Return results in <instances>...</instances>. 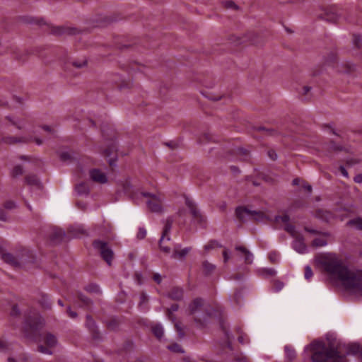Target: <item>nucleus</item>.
I'll use <instances>...</instances> for the list:
<instances>
[{"label": "nucleus", "instance_id": "obj_34", "mask_svg": "<svg viewBox=\"0 0 362 362\" xmlns=\"http://www.w3.org/2000/svg\"><path fill=\"white\" fill-rule=\"evenodd\" d=\"M203 269L205 274H211L216 268L215 265L209 263L207 261H204L202 264Z\"/></svg>", "mask_w": 362, "mask_h": 362}, {"label": "nucleus", "instance_id": "obj_58", "mask_svg": "<svg viewBox=\"0 0 362 362\" xmlns=\"http://www.w3.org/2000/svg\"><path fill=\"white\" fill-rule=\"evenodd\" d=\"M67 313L71 318H76L77 317V313L72 311L70 307H68L67 308Z\"/></svg>", "mask_w": 362, "mask_h": 362}, {"label": "nucleus", "instance_id": "obj_26", "mask_svg": "<svg viewBox=\"0 0 362 362\" xmlns=\"http://www.w3.org/2000/svg\"><path fill=\"white\" fill-rule=\"evenodd\" d=\"M25 182L28 185L31 187H35L37 189H41L42 187L41 183L36 175H31L26 176Z\"/></svg>", "mask_w": 362, "mask_h": 362}, {"label": "nucleus", "instance_id": "obj_12", "mask_svg": "<svg viewBox=\"0 0 362 362\" xmlns=\"http://www.w3.org/2000/svg\"><path fill=\"white\" fill-rule=\"evenodd\" d=\"M185 204L188 207L192 214L193 218L197 223L204 225L206 222L205 217L201 214L197 209L196 204L191 199L185 198Z\"/></svg>", "mask_w": 362, "mask_h": 362}, {"label": "nucleus", "instance_id": "obj_29", "mask_svg": "<svg viewBox=\"0 0 362 362\" xmlns=\"http://www.w3.org/2000/svg\"><path fill=\"white\" fill-rule=\"evenodd\" d=\"M267 219V216L260 211H252L250 220L263 222Z\"/></svg>", "mask_w": 362, "mask_h": 362}, {"label": "nucleus", "instance_id": "obj_49", "mask_svg": "<svg viewBox=\"0 0 362 362\" xmlns=\"http://www.w3.org/2000/svg\"><path fill=\"white\" fill-rule=\"evenodd\" d=\"M19 315H20V310L16 305H14L12 307L11 311V315H12L13 317H16V316H18Z\"/></svg>", "mask_w": 362, "mask_h": 362}, {"label": "nucleus", "instance_id": "obj_13", "mask_svg": "<svg viewBox=\"0 0 362 362\" xmlns=\"http://www.w3.org/2000/svg\"><path fill=\"white\" fill-rule=\"evenodd\" d=\"M44 342L47 344V347L44 346L43 345H39L37 349L38 351L42 354H52V351L50 350V348H52L56 346L57 343V338L54 335L47 333L44 337Z\"/></svg>", "mask_w": 362, "mask_h": 362}, {"label": "nucleus", "instance_id": "obj_37", "mask_svg": "<svg viewBox=\"0 0 362 362\" xmlns=\"http://www.w3.org/2000/svg\"><path fill=\"white\" fill-rule=\"evenodd\" d=\"M86 291L90 293H100V287L94 284H90L86 286Z\"/></svg>", "mask_w": 362, "mask_h": 362}, {"label": "nucleus", "instance_id": "obj_41", "mask_svg": "<svg viewBox=\"0 0 362 362\" xmlns=\"http://www.w3.org/2000/svg\"><path fill=\"white\" fill-rule=\"evenodd\" d=\"M178 308L179 306L177 304H173L170 308L168 309V316L169 319L174 320L173 318V313L177 311Z\"/></svg>", "mask_w": 362, "mask_h": 362}, {"label": "nucleus", "instance_id": "obj_46", "mask_svg": "<svg viewBox=\"0 0 362 362\" xmlns=\"http://www.w3.org/2000/svg\"><path fill=\"white\" fill-rule=\"evenodd\" d=\"M115 151V147L114 146H111L110 148L105 149L101 153L105 157H109L112 154V153Z\"/></svg>", "mask_w": 362, "mask_h": 362}, {"label": "nucleus", "instance_id": "obj_48", "mask_svg": "<svg viewBox=\"0 0 362 362\" xmlns=\"http://www.w3.org/2000/svg\"><path fill=\"white\" fill-rule=\"evenodd\" d=\"M146 235V230L144 228H139L137 238L139 239H144Z\"/></svg>", "mask_w": 362, "mask_h": 362}, {"label": "nucleus", "instance_id": "obj_3", "mask_svg": "<svg viewBox=\"0 0 362 362\" xmlns=\"http://www.w3.org/2000/svg\"><path fill=\"white\" fill-rule=\"evenodd\" d=\"M318 21H325L329 23H337L348 21L346 11L336 6H330L322 9L317 14Z\"/></svg>", "mask_w": 362, "mask_h": 362}, {"label": "nucleus", "instance_id": "obj_63", "mask_svg": "<svg viewBox=\"0 0 362 362\" xmlns=\"http://www.w3.org/2000/svg\"><path fill=\"white\" fill-rule=\"evenodd\" d=\"M354 180L357 183H362V174L356 175Z\"/></svg>", "mask_w": 362, "mask_h": 362}, {"label": "nucleus", "instance_id": "obj_22", "mask_svg": "<svg viewBox=\"0 0 362 362\" xmlns=\"http://www.w3.org/2000/svg\"><path fill=\"white\" fill-rule=\"evenodd\" d=\"M68 233L71 238H79L86 233V230L83 226H76L69 228Z\"/></svg>", "mask_w": 362, "mask_h": 362}, {"label": "nucleus", "instance_id": "obj_44", "mask_svg": "<svg viewBox=\"0 0 362 362\" xmlns=\"http://www.w3.org/2000/svg\"><path fill=\"white\" fill-rule=\"evenodd\" d=\"M21 141V139L16 137L8 136L4 139V142L9 144H15Z\"/></svg>", "mask_w": 362, "mask_h": 362}, {"label": "nucleus", "instance_id": "obj_50", "mask_svg": "<svg viewBox=\"0 0 362 362\" xmlns=\"http://www.w3.org/2000/svg\"><path fill=\"white\" fill-rule=\"evenodd\" d=\"M60 158L63 161H66L71 159V155L69 152H62L60 154Z\"/></svg>", "mask_w": 362, "mask_h": 362}, {"label": "nucleus", "instance_id": "obj_38", "mask_svg": "<svg viewBox=\"0 0 362 362\" xmlns=\"http://www.w3.org/2000/svg\"><path fill=\"white\" fill-rule=\"evenodd\" d=\"M349 224L353 226L356 229L362 230V219L361 218L351 220L349 222Z\"/></svg>", "mask_w": 362, "mask_h": 362}, {"label": "nucleus", "instance_id": "obj_9", "mask_svg": "<svg viewBox=\"0 0 362 362\" xmlns=\"http://www.w3.org/2000/svg\"><path fill=\"white\" fill-rule=\"evenodd\" d=\"M50 32L57 36L76 35L78 33L76 28L65 24H49Z\"/></svg>", "mask_w": 362, "mask_h": 362}, {"label": "nucleus", "instance_id": "obj_53", "mask_svg": "<svg viewBox=\"0 0 362 362\" xmlns=\"http://www.w3.org/2000/svg\"><path fill=\"white\" fill-rule=\"evenodd\" d=\"M268 156L273 160H274L277 158V154H276V151L274 150H269L268 151Z\"/></svg>", "mask_w": 362, "mask_h": 362}, {"label": "nucleus", "instance_id": "obj_5", "mask_svg": "<svg viewBox=\"0 0 362 362\" xmlns=\"http://www.w3.org/2000/svg\"><path fill=\"white\" fill-rule=\"evenodd\" d=\"M189 314L194 315V321L199 325H203L210 316L201 298L194 299L189 304Z\"/></svg>", "mask_w": 362, "mask_h": 362}, {"label": "nucleus", "instance_id": "obj_61", "mask_svg": "<svg viewBox=\"0 0 362 362\" xmlns=\"http://www.w3.org/2000/svg\"><path fill=\"white\" fill-rule=\"evenodd\" d=\"M153 280L157 283V284H160L161 281H162V278H161V276L159 274H154L153 275Z\"/></svg>", "mask_w": 362, "mask_h": 362}, {"label": "nucleus", "instance_id": "obj_20", "mask_svg": "<svg viewBox=\"0 0 362 362\" xmlns=\"http://www.w3.org/2000/svg\"><path fill=\"white\" fill-rule=\"evenodd\" d=\"M315 216L317 218L322 219V221H325L326 222L331 221L334 217L332 213L324 209L317 210L316 211Z\"/></svg>", "mask_w": 362, "mask_h": 362}, {"label": "nucleus", "instance_id": "obj_33", "mask_svg": "<svg viewBox=\"0 0 362 362\" xmlns=\"http://www.w3.org/2000/svg\"><path fill=\"white\" fill-rule=\"evenodd\" d=\"M284 351L286 358H288L290 361H293L296 358V351L291 346H285Z\"/></svg>", "mask_w": 362, "mask_h": 362}, {"label": "nucleus", "instance_id": "obj_4", "mask_svg": "<svg viewBox=\"0 0 362 362\" xmlns=\"http://www.w3.org/2000/svg\"><path fill=\"white\" fill-rule=\"evenodd\" d=\"M44 325V320L40 315L34 312L27 317L24 324L25 335L28 338L37 340V334Z\"/></svg>", "mask_w": 362, "mask_h": 362}, {"label": "nucleus", "instance_id": "obj_6", "mask_svg": "<svg viewBox=\"0 0 362 362\" xmlns=\"http://www.w3.org/2000/svg\"><path fill=\"white\" fill-rule=\"evenodd\" d=\"M30 252L25 247H21L15 257L9 252L1 254V259L6 263L14 267H19L21 264L27 262V257H30Z\"/></svg>", "mask_w": 362, "mask_h": 362}, {"label": "nucleus", "instance_id": "obj_15", "mask_svg": "<svg viewBox=\"0 0 362 362\" xmlns=\"http://www.w3.org/2000/svg\"><path fill=\"white\" fill-rule=\"evenodd\" d=\"M295 240L292 243L293 248L298 253L304 254L308 252V247L304 242L303 236L298 235L294 237Z\"/></svg>", "mask_w": 362, "mask_h": 362}, {"label": "nucleus", "instance_id": "obj_52", "mask_svg": "<svg viewBox=\"0 0 362 362\" xmlns=\"http://www.w3.org/2000/svg\"><path fill=\"white\" fill-rule=\"evenodd\" d=\"M6 209H12L16 207V203L13 201H8L4 204Z\"/></svg>", "mask_w": 362, "mask_h": 362}, {"label": "nucleus", "instance_id": "obj_43", "mask_svg": "<svg viewBox=\"0 0 362 362\" xmlns=\"http://www.w3.org/2000/svg\"><path fill=\"white\" fill-rule=\"evenodd\" d=\"M304 275H305V279L306 280L309 281L312 278L313 273V271L310 266L307 265L305 267V274Z\"/></svg>", "mask_w": 362, "mask_h": 362}, {"label": "nucleus", "instance_id": "obj_19", "mask_svg": "<svg viewBox=\"0 0 362 362\" xmlns=\"http://www.w3.org/2000/svg\"><path fill=\"white\" fill-rule=\"evenodd\" d=\"M86 326L90 330V332L93 334V337L95 339H100L99 334L98 333L97 326L95 325V321L90 315L86 316Z\"/></svg>", "mask_w": 362, "mask_h": 362}, {"label": "nucleus", "instance_id": "obj_56", "mask_svg": "<svg viewBox=\"0 0 362 362\" xmlns=\"http://www.w3.org/2000/svg\"><path fill=\"white\" fill-rule=\"evenodd\" d=\"M240 293L239 292L235 293L233 297V300H234L237 304L240 303Z\"/></svg>", "mask_w": 362, "mask_h": 362}, {"label": "nucleus", "instance_id": "obj_30", "mask_svg": "<svg viewBox=\"0 0 362 362\" xmlns=\"http://www.w3.org/2000/svg\"><path fill=\"white\" fill-rule=\"evenodd\" d=\"M65 235V233L62 229H56L53 230L52 233V239L54 242H59L62 240L63 238Z\"/></svg>", "mask_w": 362, "mask_h": 362}, {"label": "nucleus", "instance_id": "obj_11", "mask_svg": "<svg viewBox=\"0 0 362 362\" xmlns=\"http://www.w3.org/2000/svg\"><path fill=\"white\" fill-rule=\"evenodd\" d=\"M185 204L188 207L192 214L193 218L197 223L204 225L206 222L205 217L201 214L197 209L196 204L191 199L185 198Z\"/></svg>", "mask_w": 362, "mask_h": 362}, {"label": "nucleus", "instance_id": "obj_31", "mask_svg": "<svg viewBox=\"0 0 362 362\" xmlns=\"http://www.w3.org/2000/svg\"><path fill=\"white\" fill-rule=\"evenodd\" d=\"M76 192L78 195H87L89 193V188L86 183H80L76 185Z\"/></svg>", "mask_w": 362, "mask_h": 362}, {"label": "nucleus", "instance_id": "obj_57", "mask_svg": "<svg viewBox=\"0 0 362 362\" xmlns=\"http://www.w3.org/2000/svg\"><path fill=\"white\" fill-rule=\"evenodd\" d=\"M223 256L224 262L226 263L230 259V254H229V252L228 250H225L223 252Z\"/></svg>", "mask_w": 362, "mask_h": 362}, {"label": "nucleus", "instance_id": "obj_47", "mask_svg": "<svg viewBox=\"0 0 362 362\" xmlns=\"http://www.w3.org/2000/svg\"><path fill=\"white\" fill-rule=\"evenodd\" d=\"M72 64L78 68V69H81L82 67H84L86 66L87 64V61L86 59H83V60H81V61H74Z\"/></svg>", "mask_w": 362, "mask_h": 362}, {"label": "nucleus", "instance_id": "obj_64", "mask_svg": "<svg viewBox=\"0 0 362 362\" xmlns=\"http://www.w3.org/2000/svg\"><path fill=\"white\" fill-rule=\"evenodd\" d=\"M0 220L3 221H6V215L4 210H2L1 209H0Z\"/></svg>", "mask_w": 362, "mask_h": 362}, {"label": "nucleus", "instance_id": "obj_45", "mask_svg": "<svg viewBox=\"0 0 362 362\" xmlns=\"http://www.w3.org/2000/svg\"><path fill=\"white\" fill-rule=\"evenodd\" d=\"M269 259L272 262L276 263L279 261V255L276 252H271L269 254Z\"/></svg>", "mask_w": 362, "mask_h": 362}, {"label": "nucleus", "instance_id": "obj_16", "mask_svg": "<svg viewBox=\"0 0 362 362\" xmlns=\"http://www.w3.org/2000/svg\"><path fill=\"white\" fill-rule=\"evenodd\" d=\"M130 18H124L120 13H115L110 17H103L93 21L92 23H114L119 21H131Z\"/></svg>", "mask_w": 362, "mask_h": 362}, {"label": "nucleus", "instance_id": "obj_21", "mask_svg": "<svg viewBox=\"0 0 362 362\" xmlns=\"http://www.w3.org/2000/svg\"><path fill=\"white\" fill-rule=\"evenodd\" d=\"M19 23H46V20L40 16H23L19 18Z\"/></svg>", "mask_w": 362, "mask_h": 362}, {"label": "nucleus", "instance_id": "obj_14", "mask_svg": "<svg viewBox=\"0 0 362 362\" xmlns=\"http://www.w3.org/2000/svg\"><path fill=\"white\" fill-rule=\"evenodd\" d=\"M90 179L95 182L105 184L107 182L106 174L99 169H91L89 171Z\"/></svg>", "mask_w": 362, "mask_h": 362}, {"label": "nucleus", "instance_id": "obj_17", "mask_svg": "<svg viewBox=\"0 0 362 362\" xmlns=\"http://www.w3.org/2000/svg\"><path fill=\"white\" fill-rule=\"evenodd\" d=\"M252 212V211L242 206L238 207L235 210V214L238 218L243 222L250 220Z\"/></svg>", "mask_w": 362, "mask_h": 362}, {"label": "nucleus", "instance_id": "obj_40", "mask_svg": "<svg viewBox=\"0 0 362 362\" xmlns=\"http://www.w3.org/2000/svg\"><path fill=\"white\" fill-rule=\"evenodd\" d=\"M290 220V218L288 215L285 214L284 216H276L275 217V221L276 223L282 222L284 223H288Z\"/></svg>", "mask_w": 362, "mask_h": 362}, {"label": "nucleus", "instance_id": "obj_1", "mask_svg": "<svg viewBox=\"0 0 362 362\" xmlns=\"http://www.w3.org/2000/svg\"><path fill=\"white\" fill-rule=\"evenodd\" d=\"M316 262L331 278L339 281L346 290L362 297V270L348 268L334 253L320 255L316 257Z\"/></svg>", "mask_w": 362, "mask_h": 362}, {"label": "nucleus", "instance_id": "obj_7", "mask_svg": "<svg viewBox=\"0 0 362 362\" xmlns=\"http://www.w3.org/2000/svg\"><path fill=\"white\" fill-rule=\"evenodd\" d=\"M141 195L147 199L146 205L148 209L153 213L163 212V198L160 194H152L148 192H142Z\"/></svg>", "mask_w": 362, "mask_h": 362}, {"label": "nucleus", "instance_id": "obj_55", "mask_svg": "<svg viewBox=\"0 0 362 362\" xmlns=\"http://www.w3.org/2000/svg\"><path fill=\"white\" fill-rule=\"evenodd\" d=\"M168 349L175 352L181 351V347L177 344H174L173 346H168Z\"/></svg>", "mask_w": 362, "mask_h": 362}, {"label": "nucleus", "instance_id": "obj_32", "mask_svg": "<svg viewBox=\"0 0 362 362\" xmlns=\"http://www.w3.org/2000/svg\"><path fill=\"white\" fill-rule=\"evenodd\" d=\"M327 244V241L324 238H316L313 240L311 247L317 248L320 247L326 246Z\"/></svg>", "mask_w": 362, "mask_h": 362}, {"label": "nucleus", "instance_id": "obj_27", "mask_svg": "<svg viewBox=\"0 0 362 362\" xmlns=\"http://www.w3.org/2000/svg\"><path fill=\"white\" fill-rule=\"evenodd\" d=\"M153 334L158 339H161L164 335V329L161 324H156L151 327Z\"/></svg>", "mask_w": 362, "mask_h": 362}, {"label": "nucleus", "instance_id": "obj_39", "mask_svg": "<svg viewBox=\"0 0 362 362\" xmlns=\"http://www.w3.org/2000/svg\"><path fill=\"white\" fill-rule=\"evenodd\" d=\"M284 230L288 232L293 238L298 235L296 233L295 227L288 223L285 224Z\"/></svg>", "mask_w": 362, "mask_h": 362}, {"label": "nucleus", "instance_id": "obj_25", "mask_svg": "<svg viewBox=\"0 0 362 362\" xmlns=\"http://www.w3.org/2000/svg\"><path fill=\"white\" fill-rule=\"evenodd\" d=\"M168 297L175 300H180L183 297V290L181 288H173L168 293Z\"/></svg>", "mask_w": 362, "mask_h": 362}, {"label": "nucleus", "instance_id": "obj_60", "mask_svg": "<svg viewBox=\"0 0 362 362\" xmlns=\"http://www.w3.org/2000/svg\"><path fill=\"white\" fill-rule=\"evenodd\" d=\"M0 349L1 350H6L8 349V344L4 339H0Z\"/></svg>", "mask_w": 362, "mask_h": 362}, {"label": "nucleus", "instance_id": "obj_36", "mask_svg": "<svg viewBox=\"0 0 362 362\" xmlns=\"http://www.w3.org/2000/svg\"><path fill=\"white\" fill-rule=\"evenodd\" d=\"M353 43L356 47L360 48L362 46L361 36L358 34L354 35H353Z\"/></svg>", "mask_w": 362, "mask_h": 362}, {"label": "nucleus", "instance_id": "obj_2", "mask_svg": "<svg viewBox=\"0 0 362 362\" xmlns=\"http://www.w3.org/2000/svg\"><path fill=\"white\" fill-rule=\"evenodd\" d=\"M313 352V362H344L345 357L334 346H326L321 341H315L305 348Z\"/></svg>", "mask_w": 362, "mask_h": 362}, {"label": "nucleus", "instance_id": "obj_59", "mask_svg": "<svg viewBox=\"0 0 362 362\" xmlns=\"http://www.w3.org/2000/svg\"><path fill=\"white\" fill-rule=\"evenodd\" d=\"M175 328H176V329H177V332H178L179 336H180V337H184V335H185V333H184V332L182 331V329L181 327H180L177 323H176V324L175 325Z\"/></svg>", "mask_w": 362, "mask_h": 362}, {"label": "nucleus", "instance_id": "obj_24", "mask_svg": "<svg viewBox=\"0 0 362 362\" xmlns=\"http://www.w3.org/2000/svg\"><path fill=\"white\" fill-rule=\"evenodd\" d=\"M221 6L223 8L230 10V11H240L241 8L233 0H224L221 1Z\"/></svg>", "mask_w": 362, "mask_h": 362}, {"label": "nucleus", "instance_id": "obj_35", "mask_svg": "<svg viewBox=\"0 0 362 362\" xmlns=\"http://www.w3.org/2000/svg\"><path fill=\"white\" fill-rule=\"evenodd\" d=\"M23 173V169L21 165H16L12 171H11V175L13 177H16L18 176L21 175Z\"/></svg>", "mask_w": 362, "mask_h": 362}, {"label": "nucleus", "instance_id": "obj_18", "mask_svg": "<svg viewBox=\"0 0 362 362\" xmlns=\"http://www.w3.org/2000/svg\"><path fill=\"white\" fill-rule=\"evenodd\" d=\"M235 250L240 252V255L244 257L246 264H252L253 262V255L246 247L243 246H236Z\"/></svg>", "mask_w": 362, "mask_h": 362}, {"label": "nucleus", "instance_id": "obj_42", "mask_svg": "<svg viewBox=\"0 0 362 362\" xmlns=\"http://www.w3.org/2000/svg\"><path fill=\"white\" fill-rule=\"evenodd\" d=\"M40 303L42 306L47 309L51 308V303L49 300V298L46 296H42Z\"/></svg>", "mask_w": 362, "mask_h": 362}, {"label": "nucleus", "instance_id": "obj_51", "mask_svg": "<svg viewBox=\"0 0 362 362\" xmlns=\"http://www.w3.org/2000/svg\"><path fill=\"white\" fill-rule=\"evenodd\" d=\"M7 119L11 122V124L16 126L18 129H21L23 127V124L20 121H14L10 117H7Z\"/></svg>", "mask_w": 362, "mask_h": 362}, {"label": "nucleus", "instance_id": "obj_23", "mask_svg": "<svg viewBox=\"0 0 362 362\" xmlns=\"http://www.w3.org/2000/svg\"><path fill=\"white\" fill-rule=\"evenodd\" d=\"M180 245H176L174 248V252L172 257L175 259H182L189 253L191 250L190 247H185L181 250H179Z\"/></svg>", "mask_w": 362, "mask_h": 362}, {"label": "nucleus", "instance_id": "obj_10", "mask_svg": "<svg viewBox=\"0 0 362 362\" xmlns=\"http://www.w3.org/2000/svg\"><path fill=\"white\" fill-rule=\"evenodd\" d=\"M173 223V220L171 217H168L165 220L163 231L159 241V245L160 249L165 253H169L170 252V248L168 246L165 245L164 242L165 239L168 241L170 240L169 233L172 228Z\"/></svg>", "mask_w": 362, "mask_h": 362}, {"label": "nucleus", "instance_id": "obj_62", "mask_svg": "<svg viewBox=\"0 0 362 362\" xmlns=\"http://www.w3.org/2000/svg\"><path fill=\"white\" fill-rule=\"evenodd\" d=\"M339 171L344 177H348V172L346 171V170L345 169V168L344 166L339 167Z\"/></svg>", "mask_w": 362, "mask_h": 362}, {"label": "nucleus", "instance_id": "obj_28", "mask_svg": "<svg viewBox=\"0 0 362 362\" xmlns=\"http://www.w3.org/2000/svg\"><path fill=\"white\" fill-rule=\"evenodd\" d=\"M259 272L264 278L272 277L276 274V271L274 268H262Z\"/></svg>", "mask_w": 362, "mask_h": 362}, {"label": "nucleus", "instance_id": "obj_8", "mask_svg": "<svg viewBox=\"0 0 362 362\" xmlns=\"http://www.w3.org/2000/svg\"><path fill=\"white\" fill-rule=\"evenodd\" d=\"M93 245L97 250L102 258L107 262L108 265H111L113 259L114 253L108 244L102 240H95Z\"/></svg>", "mask_w": 362, "mask_h": 362}, {"label": "nucleus", "instance_id": "obj_54", "mask_svg": "<svg viewBox=\"0 0 362 362\" xmlns=\"http://www.w3.org/2000/svg\"><path fill=\"white\" fill-rule=\"evenodd\" d=\"M284 284L281 281H276L275 282V291L278 292L282 289Z\"/></svg>", "mask_w": 362, "mask_h": 362}]
</instances>
